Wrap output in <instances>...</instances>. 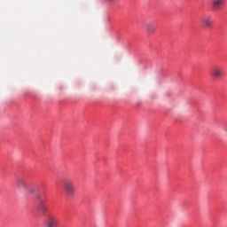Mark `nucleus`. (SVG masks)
I'll return each mask as SVG.
<instances>
[{"label": "nucleus", "instance_id": "obj_1", "mask_svg": "<svg viewBox=\"0 0 227 227\" xmlns=\"http://www.w3.org/2000/svg\"><path fill=\"white\" fill-rule=\"evenodd\" d=\"M64 191L68 198H74L75 196V186L72 179H65L63 182Z\"/></svg>", "mask_w": 227, "mask_h": 227}, {"label": "nucleus", "instance_id": "obj_2", "mask_svg": "<svg viewBox=\"0 0 227 227\" xmlns=\"http://www.w3.org/2000/svg\"><path fill=\"white\" fill-rule=\"evenodd\" d=\"M209 74L214 81H219L224 77V68L221 66L214 67Z\"/></svg>", "mask_w": 227, "mask_h": 227}, {"label": "nucleus", "instance_id": "obj_3", "mask_svg": "<svg viewBox=\"0 0 227 227\" xmlns=\"http://www.w3.org/2000/svg\"><path fill=\"white\" fill-rule=\"evenodd\" d=\"M43 224L45 227H58V217L54 215H48L47 218L43 221Z\"/></svg>", "mask_w": 227, "mask_h": 227}, {"label": "nucleus", "instance_id": "obj_4", "mask_svg": "<svg viewBox=\"0 0 227 227\" xmlns=\"http://www.w3.org/2000/svg\"><path fill=\"white\" fill-rule=\"evenodd\" d=\"M226 0H212L211 1V10L212 12H219L223 6H224Z\"/></svg>", "mask_w": 227, "mask_h": 227}, {"label": "nucleus", "instance_id": "obj_5", "mask_svg": "<svg viewBox=\"0 0 227 227\" xmlns=\"http://www.w3.org/2000/svg\"><path fill=\"white\" fill-rule=\"evenodd\" d=\"M202 24L206 29H210L212 26H214V21L212 20V17L206 16L202 19Z\"/></svg>", "mask_w": 227, "mask_h": 227}, {"label": "nucleus", "instance_id": "obj_6", "mask_svg": "<svg viewBox=\"0 0 227 227\" xmlns=\"http://www.w3.org/2000/svg\"><path fill=\"white\" fill-rule=\"evenodd\" d=\"M16 187H18L20 191H26V189H27V182L24 178H20L16 182Z\"/></svg>", "mask_w": 227, "mask_h": 227}, {"label": "nucleus", "instance_id": "obj_7", "mask_svg": "<svg viewBox=\"0 0 227 227\" xmlns=\"http://www.w3.org/2000/svg\"><path fill=\"white\" fill-rule=\"evenodd\" d=\"M145 29L149 35H153L157 31V25L153 22L147 23Z\"/></svg>", "mask_w": 227, "mask_h": 227}, {"label": "nucleus", "instance_id": "obj_8", "mask_svg": "<svg viewBox=\"0 0 227 227\" xmlns=\"http://www.w3.org/2000/svg\"><path fill=\"white\" fill-rule=\"evenodd\" d=\"M38 211H39L41 214H45V212H47V207H44V206H41V207H39Z\"/></svg>", "mask_w": 227, "mask_h": 227}, {"label": "nucleus", "instance_id": "obj_9", "mask_svg": "<svg viewBox=\"0 0 227 227\" xmlns=\"http://www.w3.org/2000/svg\"><path fill=\"white\" fill-rule=\"evenodd\" d=\"M35 192H36V188L35 187H30L28 189V192H30V194H35Z\"/></svg>", "mask_w": 227, "mask_h": 227}, {"label": "nucleus", "instance_id": "obj_10", "mask_svg": "<svg viewBox=\"0 0 227 227\" xmlns=\"http://www.w3.org/2000/svg\"><path fill=\"white\" fill-rule=\"evenodd\" d=\"M223 130H224V132H226V134H227V122L225 123V125H224V127H223Z\"/></svg>", "mask_w": 227, "mask_h": 227}]
</instances>
